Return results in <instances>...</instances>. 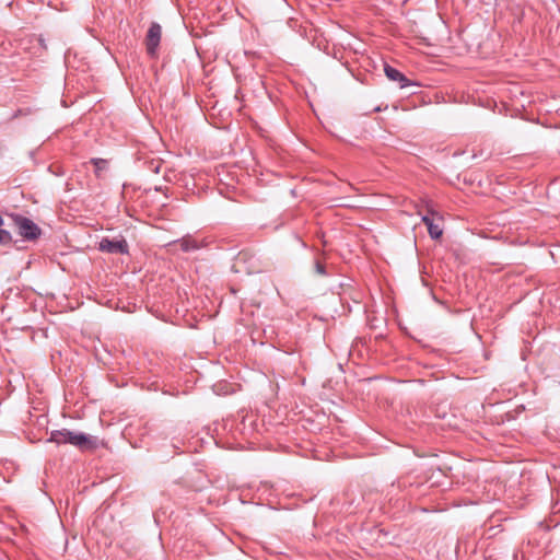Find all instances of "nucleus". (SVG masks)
<instances>
[{"instance_id":"7ed1b4c3","label":"nucleus","mask_w":560,"mask_h":560,"mask_svg":"<svg viewBox=\"0 0 560 560\" xmlns=\"http://www.w3.org/2000/svg\"><path fill=\"white\" fill-rule=\"evenodd\" d=\"M98 249L107 254L126 255L129 253V245L122 236L119 238L103 237L98 243Z\"/></svg>"},{"instance_id":"39448f33","label":"nucleus","mask_w":560,"mask_h":560,"mask_svg":"<svg viewBox=\"0 0 560 560\" xmlns=\"http://www.w3.org/2000/svg\"><path fill=\"white\" fill-rule=\"evenodd\" d=\"M417 213L421 217V221L429 226L433 221H442V215L433 209V206L429 201H423L421 206H418Z\"/></svg>"},{"instance_id":"f257e3e1","label":"nucleus","mask_w":560,"mask_h":560,"mask_svg":"<svg viewBox=\"0 0 560 560\" xmlns=\"http://www.w3.org/2000/svg\"><path fill=\"white\" fill-rule=\"evenodd\" d=\"M48 442L60 444H70L81 451H92L97 447V438L82 432H73L68 429L54 430L50 433Z\"/></svg>"},{"instance_id":"f03ea898","label":"nucleus","mask_w":560,"mask_h":560,"mask_svg":"<svg viewBox=\"0 0 560 560\" xmlns=\"http://www.w3.org/2000/svg\"><path fill=\"white\" fill-rule=\"evenodd\" d=\"M13 220H14L15 226L18 228L19 234L24 240L35 241L40 236L42 230L31 219L23 217V215H15Z\"/></svg>"},{"instance_id":"f8f14e48","label":"nucleus","mask_w":560,"mask_h":560,"mask_svg":"<svg viewBox=\"0 0 560 560\" xmlns=\"http://www.w3.org/2000/svg\"><path fill=\"white\" fill-rule=\"evenodd\" d=\"M3 224H4V220H3V218L0 215V228H2V226H3Z\"/></svg>"},{"instance_id":"423d86ee","label":"nucleus","mask_w":560,"mask_h":560,"mask_svg":"<svg viewBox=\"0 0 560 560\" xmlns=\"http://www.w3.org/2000/svg\"><path fill=\"white\" fill-rule=\"evenodd\" d=\"M384 72H385V75L390 81L397 82L399 84L400 89H404V88H407V86L413 84L409 79L406 78V75L404 73H401L399 70H397L396 68H394L387 63L384 67Z\"/></svg>"},{"instance_id":"6e6552de","label":"nucleus","mask_w":560,"mask_h":560,"mask_svg":"<svg viewBox=\"0 0 560 560\" xmlns=\"http://www.w3.org/2000/svg\"><path fill=\"white\" fill-rule=\"evenodd\" d=\"M428 233L432 240H439L443 234V229L439 222L433 221L428 226Z\"/></svg>"},{"instance_id":"20e7f679","label":"nucleus","mask_w":560,"mask_h":560,"mask_svg":"<svg viewBox=\"0 0 560 560\" xmlns=\"http://www.w3.org/2000/svg\"><path fill=\"white\" fill-rule=\"evenodd\" d=\"M161 35H162L161 25L159 23L153 22L150 25L147 36H145L147 52L152 57L155 56V54H156L158 47L161 42Z\"/></svg>"},{"instance_id":"0eeeda50","label":"nucleus","mask_w":560,"mask_h":560,"mask_svg":"<svg viewBox=\"0 0 560 560\" xmlns=\"http://www.w3.org/2000/svg\"><path fill=\"white\" fill-rule=\"evenodd\" d=\"M176 243H178L180 249L185 253L197 250L200 248L199 243L191 237H184L182 240H178Z\"/></svg>"},{"instance_id":"9d476101","label":"nucleus","mask_w":560,"mask_h":560,"mask_svg":"<svg viewBox=\"0 0 560 560\" xmlns=\"http://www.w3.org/2000/svg\"><path fill=\"white\" fill-rule=\"evenodd\" d=\"M12 242V235L9 231L0 228V245H8Z\"/></svg>"},{"instance_id":"9b49d317","label":"nucleus","mask_w":560,"mask_h":560,"mask_svg":"<svg viewBox=\"0 0 560 560\" xmlns=\"http://www.w3.org/2000/svg\"><path fill=\"white\" fill-rule=\"evenodd\" d=\"M315 270L318 275H322V276L327 275L325 266L319 261H316Z\"/></svg>"},{"instance_id":"1a4fd4ad","label":"nucleus","mask_w":560,"mask_h":560,"mask_svg":"<svg viewBox=\"0 0 560 560\" xmlns=\"http://www.w3.org/2000/svg\"><path fill=\"white\" fill-rule=\"evenodd\" d=\"M91 163L95 166V173L98 176L100 172L106 167L107 161L104 159L93 158Z\"/></svg>"}]
</instances>
